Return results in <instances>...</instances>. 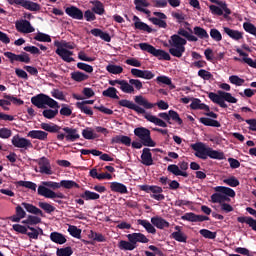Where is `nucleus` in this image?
I'll list each match as a JSON object with an SVG mask.
<instances>
[{"label":"nucleus","mask_w":256,"mask_h":256,"mask_svg":"<svg viewBox=\"0 0 256 256\" xmlns=\"http://www.w3.org/2000/svg\"><path fill=\"white\" fill-rule=\"evenodd\" d=\"M177 33L178 34H173L168 40V43L171 47L169 48V53L170 55H172V57H177L178 59H181V57H183V53H185V46L187 45V41L197 43V41H199V38H197V36L193 34H190L184 28H179Z\"/></svg>","instance_id":"nucleus-1"},{"label":"nucleus","mask_w":256,"mask_h":256,"mask_svg":"<svg viewBox=\"0 0 256 256\" xmlns=\"http://www.w3.org/2000/svg\"><path fill=\"white\" fill-rule=\"evenodd\" d=\"M118 105H120V107H126L127 109H132V111H135L140 115H144V118H146L150 123H154V125H157L158 127H167V123L165 121H163L160 118H157V116H153L147 113V111H145V108L138 106L137 104L133 103L130 100L122 99L118 102Z\"/></svg>","instance_id":"nucleus-2"},{"label":"nucleus","mask_w":256,"mask_h":256,"mask_svg":"<svg viewBox=\"0 0 256 256\" xmlns=\"http://www.w3.org/2000/svg\"><path fill=\"white\" fill-rule=\"evenodd\" d=\"M191 149L196 151L195 157H198V159H203L204 161L207 159V157H210V159H217L218 161L225 159V154L223 152L213 150V148L205 146L203 142L192 144Z\"/></svg>","instance_id":"nucleus-3"},{"label":"nucleus","mask_w":256,"mask_h":256,"mask_svg":"<svg viewBox=\"0 0 256 256\" xmlns=\"http://www.w3.org/2000/svg\"><path fill=\"white\" fill-rule=\"evenodd\" d=\"M208 98L222 109H227V103H237V98L233 97L231 93L222 90H218L217 93L209 92Z\"/></svg>","instance_id":"nucleus-4"},{"label":"nucleus","mask_w":256,"mask_h":256,"mask_svg":"<svg viewBox=\"0 0 256 256\" xmlns=\"http://www.w3.org/2000/svg\"><path fill=\"white\" fill-rule=\"evenodd\" d=\"M208 98L222 109H227V103H237V98L233 97L231 93L222 90H218L217 93L209 92Z\"/></svg>","instance_id":"nucleus-5"},{"label":"nucleus","mask_w":256,"mask_h":256,"mask_svg":"<svg viewBox=\"0 0 256 256\" xmlns=\"http://www.w3.org/2000/svg\"><path fill=\"white\" fill-rule=\"evenodd\" d=\"M139 47L142 51H146V53H150L153 57H157L159 61H171V55L165 50L157 49L153 45L145 42L140 43Z\"/></svg>","instance_id":"nucleus-6"},{"label":"nucleus","mask_w":256,"mask_h":256,"mask_svg":"<svg viewBox=\"0 0 256 256\" xmlns=\"http://www.w3.org/2000/svg\"><path fill=\"white\" fill-rule=\"evenodd\" d=\"M134 135L139 137L144 147H155L157 143L151 138V131L145 127H138L134 129Z\"/></svg>","instance_id":"nucleus-7"},{"label":"nucleus","mask_w":256,"mask_h":256,"mask_svg":"<svg viewBox=\"0 0 256 256\" xmlns=\"http://www.w3.org/2000/svg\"><path fill=\"white\" fill-rule=\"evenodd\" d=\"M134 101L137 105L145 109H153L155 105H157V107L162 111H167V109H169V104L167 102L160 100L159 102L153 104L142 95L135 96Z\"/></svg>","instance_id":"nucleus-8"},{"label":"nucleus","mask_w":256,"mask_h":256,"mask_svg":"<svg viewBox=\"0 0 256 256\" xmlns=\"http://www.w3.org/2000/svg\"><path fill=\"white\" fill-rule=\"evenodd\" d=\"M64 133H61V131L57 134L56 138L58 141H68L69 143H73L77 141V139H80L81 135H79V130L77 128H71V127H64L61 128Z\"/></svg>","instance_id":"nucleus-9"},{"label":"nucleus","mask_w":256,"mask_h":256,"mask_svg":"<svg viewBox=\"0 0 256 256\" xmlns=\"http://www.w3.org/2000/svg\"><path fill=\"white\" fill-rule=\"evenodd\" d=\"M140 191H145V193L150 194L151 199H155V201H165V195L163 193V188L161 186L156 185H140Z\"/></svg>","instance_id":"nucleus-10"},{"label":"nucleus","mask_w":256,"mask_h":256,"mask_svg":"<svg viewBox=\"0 0 256 256\" xmlns=\"http://www.w3.org/2000/svg\"><path fill=\"white\" fill-rule=\"evenodd\" d=\"M187 169H189V163L182 161L177 164H170L167 167V171L175 175L176 177H189V173H187Z\"/></svg>","instance_id":"nucleus-11"},{"label":"nucleus","mask_w":256,"mask_h":256,"mask_svg":"<svg viewBox=\"0 0 256 256\" xmlns=\"http://www.w3.org/2000/svg\"><path fill=\"white\" fill-rule=\"evenodd\" d=\"M9 5H16L17 7H23L27 11H41V5L31 0H7Z\"/></svg>","instance_id":"nucleus-12"},{"label":"nucleus","mask_w":256,"mask_h":256,"mask_svg":"<svg viewBox=\"0 0 256 256\" xmlns=\"http://www.w3.org/2000/svg\"><path fill=\"white\" fill-rule=\"evenodd\" d=\"M11 143L14 147L20 149V153H25L27 149H31L33 147L31 140L23 138L19 134H16L12 137Z\"/></svg>","instance_id":"nucleus-13"},{"label":"nucleus","mask_w":256,"mask_h":256,"mask_svg":"<svg viewBox=\"0 0 256 256\" xmlns=\"http://www.w3.org/2000/svg\"><path fill=\"white\" fill-rule=\"evenodd\" d=\"M4 56L9 59L10 63H15L18 61L19 63H31V57L27 52H22L21 54H15L13 52H4Z\"/></svg>","instance_id":"nucleus-14"},{"label":"nucleus","mask_w":256,"mask_h":256,"mask_svg":"<svg viewBox=\"0 0 256 256\" xmlns=\"http://www.w3.org/2000/svg\"><path fill=\"white\" fill-rule=\"evenodd\" d=\"M38 195L45 197L46 199H65V194L62 192H55L45 186L38 187Z\"/></svg>","instance_id":"nucleus-15"},{"label":"nucleus","mask_w":256,"mask_h":256,"mask_svg":"<svg viewBox=\"0 0 256 256\" xmlns=\"http://www.w3.org/2000/svg\"><path fill=\"white\" fill-rule=\"evenodd\" d=\"M126 237L128 241H131L132 245L135 246V249H137V243H149V238H147V236L141 232H134L126 235Z\"/></svg>","instance_id":"nucleus-16"},{"label":"nucleus","mask_w":256,"mask_h":256,"mask_svg":"<svg viewBox=\"0 0 256 256\" xmlns=\"http://www.w3.org/2000/svg\"><path fill=\"white\" fill-rule=\"evenodd\" d=\"M181 219L183 221H190V223H203V221H209V216L197 215L193 212L184 214Z\"/></svg>","instance_id":"nucleus-17"},{"label":"nucleus","mask_w":256,"mask_h":256,"mask_svg":"<svg viewBox=\"0 0 256 256\" xmlns=\"http://www.w3.org/2000/svg\"><path fill=\"white\" fill-rule=\"evenodd\" d=\"M15 27L19 33H34L35 28L31 26L29 20H20L15 23Z\"/></svg>","instance_id":"nucleus-18"},{"label":"nucleus","mask_w":256,"mask_h":256,"mask_svg":"<svg viewBox=\"0 0 256 256\" xmlns=\"http://www.w3.org/2000/svg\"><path fill=\"white\" fill-rule=\"evenodd\" d=\"M55 53L66 63H73V61H75V58H73V51L67 50V48H57Z\"/></svg>","instance_id":"nucleus-19"},{"label":"nucleus","mask_w":256,"mask_h":256,"mask_svg":"<svg viewBox=\"0 0 256 256\" xmlns=\"http://www.w3.org/2000/svg\"><path fill=\"white\" fill-rule=\"evenodd\" d=\"M65 13L66 15H68V17H71L72 19H77L78 21L83 20L84 17L83 11L76 6L67 7L65 9Z\"/></svg>","instance_id":"nucleus-20"},{"label":"nucleus","mask_w":256,"mask_h":256,"mask_svg":"<svg viewBox=\"0 0 256 256\" xmlns=\"http://www.w3.org/2000/svg\"><path fill=\"white\" fill-rule=\"evenodd\" d=\"M32 105H35L38 109H45V105L47 103V95L46 94H38L31 98Z\"/></svg>","instance_id":"nucleus-21"},{"label":"nucleus","mask_w":256,"mask_h":256,"mask_svg":"<svg viewBox=\"0 0 256 256\" xmlns=\"http://www.w3.org/2000/svg\"><path fill=\"white\" fill-rule=\"evenodd\" d=\"M141 159L142 165H146V167H151V165H153V154L151 153V149L144 148L142 150Z\"/></svg>","instance_id":"nucleus-22"},{"label":"nucleus","mask_w":256,"mask_h":256,"mask_svg":"<svg viewBox=\"0 0 256 256\" xmlns=\"http://www.w3.org/2000/svg\"><path fill=\"white\" fill-rule=\"evenodd\" d=\"M175 232L171 234L172 239L178 243H187V236L185 232L181 231V226H175Z\"/></svg>","instance_id":"nucleus-23"},{"label":"nucleus","mask_w":256,"mask_h":256,"mask_svg":"<svg viewBox=\"0 0 256 256\" xmlns=\"http://www.w3.org/2000/svg\"><path fill=\"white\" fill-rule=\"evenodd\" d=\"M151 223L154 227H157V229H166L170 226L169 222L160 216L152 217Z\"/></svg>","instance_id":"nucleus-24"},{"label":"nucleus","mask_w":256,"mask_h":256,"mask_svg":"<svg viewBox=\"0 0 256 256\" xmlns=\"http://www.w3.org/2000/svg\"><path fill=\"white\" fill-rule=\"evenodd\" d=\"M49 133L43 130H31L28 132V137L31 139H38L39 141H47Z\"/></svg>","instance_id":"nucleus-25"},{"label":"nucleus","mask_w":256,"mask_h":256,"mask_svg":"<svg viewBox=\"0 0 256 256\" xmlns=\"http://www.w3.org/2000/svg\"><path fill=\"white\" fill-rule=\"evenodd\" d=\"M224 33L233 39L234 41H241L243 39V32H239V30H234L229 27H224Z\"/></svg>","instance_id":"nucleus-26"},{"label":"nucleus","mask_w":256,"mask_h":256,"mask_svg":"<svg viewBox=\"0 0 256 256\" xmlns=\"http://www.w3.org/2000/svg\"><path fill=\"white\" fill-rule=\"evenodd\" d=\"M110 189L113 193H120L121 195H125L127 193V186L123 183L119 182H111L110 183Z\"/></svg>","instance_id":"nucleus-27"},{"label":"nucleus","mask_w":256,"mask_h":256,"mask_svg":"<svg viewBox=\"0 0 256 256\" xmlns=\"http://www.w3.org/2000/svg\"><path fill=\"white\" fill-rule=\"evenodd\" d=\"M22 207H24V209H26L28 213H32V215H40V217H45V214H43V211L37 208L33 204L22 202Z\"/></svg>","instance_id":"nucleus-28"},{"label":"nucleus","mask_w":256,"mask_h":256,"mask_svg":"<svg viewBox=\"0 0 256 256\" xmlns=\"http://www.w3.org/2000/svg\"><path fill=\"white\" fill-rule=\"evenodd\" d=\"M236 52L240 55V57H243L242 61H244L246 65H249V67L256 69V60H252L251 58H249V54H247L246 52H243L241 48H237Z\"/></svg>","instance_id":"nucleus-29"},{"label":"nucleus","mask_w":256,"mask_h":256,"mask_svg":"<svg viewBox=\"0 0 256 256\" xmlns=\"http://www.w3.org/2000/svg\"><path fill=\"white\" fill-rule=\"evenodd\" d=\"M238 223H246L253 231H256V220L251 216H240L237 218Z\"/></svg>","instance_id":"nucleus-30"},{"label":"nucleus","mask_w":256,"mask_h":256,"mask_svg":"<svg viewBox=\"0 0 256 256\" xmlns=\"http://www.w3.org/2000/svg\"><path fill=\"white\" fill-rule=\"evenodd\" d=\"M50 240L58 245H64V243H67V238L59 232H52L50 234Z\"/></svg>","instance_id":"nucleus-31"},{"label":"nucleus","mask_w":256,"mask_h":256,"mask_svg":"<svg viewBox=\"0 0 256 256\" xmlns=\"http://www.w3.org/2000/svg\"><path fill=\"white\" fill-rule=\"evenodd\" d=\"M112 143H122V145H126V147H131V137L116 135L112 138Z\"/></svg>","instance_id":"nucleus-32"},{"label":"nucleus","mask_w":256,"mask_h":256,"mask_svg":"<svg viewBox=\"0 0 256 256\" xmlns=\"http://www.w3.org/2000/svg\"><path fill=\"white\" fill-rule=\"evenodd\" d=\"M214 191H216V193H221L222 195H226L227 197H235L236 195L235 190L225 186H216L214 188Z\"/></svg>","instance_id":"nucleus-33"},{"label":"nucleus","mask_w":256,"mask_h":256,"mask_svg":"<svg viewBox=\"0 0 256 256\" xmlns=\"http://www.w3.org/2000/svg\"><path fill=\"white\" fill-rule=\"evenodd\" d=\"M41 129L44 131H47L48 133H58L61 131V126L57 124H49V123H41L40 124Z\"/></svg>","instance_id":"nucleus-34"},{"label":"nucleus","mask_w":256,"mask_h":256,"mask_svg":"<svg viewBox=\"0 0 256 256\" xmlns=\"http://www.w3.org/2000/svg\"><path fill=\"white\" fill-rule=\"evenodd\" d=\"M80 197L84 199V201H97V199H100L101 195L90 190H85L84 193L80 195Z\"/></svg>","instance_id":"nucleus-35"},{"label":"nucleus","mask_w":256,"mask_h":256,"mask_svg":"<svg viewBox=\"0 0 256 256\" xmlns=\"http://www.w3.org/2000/svg\"><path fill=\"white\" fill-rule=\"evenodd\" d=\"M138 225H141L144 227V229L147 231V233H151L152 235H155L157 233V229H155V226L151 224L148 220H138Z\"/></svg>","instance_id":"nucleus-36"},{"label":"nucleus","mask_w":256,"mask_h":256,"mask_svg":"<svg viewBox=\"0 0 256 256\" xmlns=\"http://www.w3.org/2000/svg\"><path fill=\"white\" fill-rule=\"evenodd\" d=\"M94 7L92 8L93 13L96 15H104L105 14V6L99 0L91 1Z\"/></svg>","instance_id":"nucleus-37"},{"label":"nucleus","mask_w":256,"mask_h":256,"mask_svg":"<svg viewBox=\"0 0 256 256\" xmlns=\"http://www.w3.org/2000/svg\"><path fill=\"white\" fill-rule=\"evenodd\" d=\"M118 248L120 251H134L135 245L129 240H120L118 242Z\"/></svg>","instance_id":"nucleus-38"},{"label":"nucleus","mask_w":256,"mask_h":256,"mask_svg":"<svg viewBox=\"0 0 256 256\" xmlns=\"http://www.w3.org/2000/svg\"><path fill=\"white\" fill-rule=\"evenodd\" d=\"M199 121L202 123V125H205V127H221V123L219 121L211 118L202 117L199 119Z\"/></svg>","instance_id":"nucleus-39"},{"label":"nucleus","mask_w":256,"mask_h":256,"mask_svg":"<svg viewBox=\"0 0 256 256\" xmlns=\"http://www.w3.org/2000/svg\"><path fill=\"white\" fill-rule=\"evenodd\" d=\"M71 79L77 83H81L83 81H87V79H89V75L80 71H76L71 73Z\"/></svg>","instance_id":"nucleus-40"},{"label":"nucleus","mask_w":256,"mask_h":256,"mask_svg":"<svg viewBox=\"0 0 256 256\" xmlns=\"http://www.w3.org/2000/svg\"><path fill=\"white\" fill-rule=\"evenodd\" d=\"M193 33L196 35V37H198V39H209V33H207V30H205L203 27H194Z\"/></svg>","instance_id":"nucleus-41"},{"label":"nucleus","mask_w":256,"mask_h":256,"mask_svg":"<svg viewBox=\"0 0 256 256\" xmlns=\"http://www.w3.org/2000/svg\"><path fill=\"white\" fill-rule=\"evenodd\" d=\"M120 89L123 93H135V88L132 86L131 83L127 82V80H121Z\"/></svg>","instance_id":"nucleus-42"},{"label":"nucleus","mask_w":256,"mask_h":256,"mask_svg":"<svg viewBox=\"0 0 256 256\" xmlns=\"http://www.w3.org/2000/svg\"><path fill=\"white\" fill-rule=\"evenodd\" d=\"M210 3H215V5H219V7H221V9H223L224 11V19H227V17H229V15H231V9H229L227 7V3L223 2V1H219V0H209Z\"/></svg>","instance_id":"nucleus-43"},{"label":"nucleus","mask_w":256,"mask_h":256,"mask_svg":"<svg viewBox=\"0 0 256 256\" xmlns=\"http://www.w3.org/2000/svg\"><path fill=\"white\" fill-rule=\"evenodd\" d=\"M82 137H84V139L91 141L93 139H97L99 135H97V133L93 131V128L88 127L82 130Z\"/></svg>","instance_id":"nucleus-44"},{"label":"nucleus","mask_w":256,"mask_h":256,"mask_svg":"<svg viewBox=\"0 0 256 256\" xmlns=\"http://www.w3.org/2000/svg\"><path fill=\"white\" fill-rule=\"evenodd\" d=\"M135 29H138V31H146V33H153V28H150L149 25L145 22L141 21H135L134 23Z\"/></svg>","instance_id":"nucleus-45"},{"label":"nucleus","mask_w":256,"mask_h":256,"mask_svg":"<svg viewBox=\"0 0 256 256\" xmlns=\"http://www.w3.org/2000/svg\"><path fill=\"white\" fill-rule=\"evenodd\" d=\"M117 89L115 87H109L108 89L102 92L103 97H109L110 99H119L117 96Z\"/></svg>","instance_id":"nucleus-46"},{"label":"nucleus","mask_w":256,"mask_h":256,"mask_svg":"<svg viewBox=\"0 0 256 256\" xmlns=\"http://www.w3.org/2000/svg\"><path fill=\"white\" fill-rule=\"evenodd\" d=\"M106 71H108V73H112V75H121V73H123V67L115 64H109L106 66Z\"/></svg>","instance_id":"nucleus-47"},{"label":"nucleus","mask_w":256,"mask_h":256,"mask_svg":"<svg viewBox=\"0 0 256 256\" xmlns=\"http://www.w3.org/2000/svg\"><path fill=\"white\" fill-rule=\"evenodd\" d=\"M60 187H63L64 189H79V184L73 180H62L60 182Z\"/></svg>","instance_id":"nucleus-48"},{"label":"nucleus","mask_w":256,"mask_h":256,"mask_svg":"<svg viewBox=\"0 0 256 256\" xmlns=\"http://www.w3.org/2000/svg\"><path fill=\"white\" fill-rule=\"evenodd\" d=\"M134 4L136 5L137 11H141V13H149V10L143 8L149 7L147 0H134Z\"/></svg>","instance_id":"nucleus-49"},{"label":"nucleus","mask_w":256,"mask_h":256,"mask_svg":"<svg viewBox=\"0 0 256 256\" xmlns=\"http://www.w3.org/2000/svg\"><path fill=\"white\" fill-rule=\"evenodd\" d=\"M156 81L157 83H162V85H169L170 89H175V85L168 76H158Z\"/></svg>","instance_id":"nucleus-50"},{"label":"nucleus","mask_w":256,"mask_h":256,"mask_svg":"<svg viewBox=\"0 0 256 256\" xmlns=\"http://www.w3.org/2000/svg\"><path fill=\"white\" fill-rule=\"evenodd\" d=\"M34 39L40 43H51V36L42 32H38Z\"/></svg>","instance_id":"nucleus-51"},{"label":"nucleus","mask_w":256,"mask_h":256,"mask_svg":"<svg viewBox=\"0 0 256 256\" xmlns=\"http://www.w3.org/2000/svg\"><path fill=\"white\" fill-rule=\"evenodd\" d=\"M174 121L178 125H183V119L179 116V113L175 110H169V121Z\"/></svg>","instance_id":"nucleus-52"},{"label":"nucleus","mask_w":256,"mask_h":256,"mask_svg":"<svg viewBox=\"0 0 256 256\" xmlns=\"http://www.w3.org/2000/svg\"><path fill=\"white\" fill-rule=\"evenodd\" d=\"M42 115L45 119H55V117L59 115V110L45 109L43 110Z\"/></svg>","instance_id":"nucleus-53"},{"label":"nucleus","mask_w":256,"mask_h":256,"mask_svg":"<svg viewBox=\"0 0 256 256\" xmlns=\"http://www.w3.org/2000/svg\"><path fill=\"white\" fill-rule=\"evenodd\" d=\"M38 206L40 207V209H43V211H45V213H48L49 215L55 212V207L47 202H39Z\"/></svg>","instance_id":"nucleus-54"},{"label":"nucleus","mask_w":256,"mask_h":256,"mask_svg":"<svg viewBox=\"0 0 256 256\" xmlns=\"http://www.w3.org/2000/svg\"><path fill=\"white\" fill-rule=\"evenodd\" d=\"M19 187H25L26 189H31V191H37V184L31 181H18Z\"/></svg>","instance_id":"nucleus-55"},{"label":"nucleus","mask_w":256,"mask_h":256,"mask_svg":"<svg viewBox=\"0 0 256 256\" xmlns=\"http://www.w3.org/2000/svg\"><path fill=\"white\" fill-rule=\"evenodd\" d=\"M57 256H71L73 255V249L71 246H67L65 248H58L56 251Z\"/></svg>","instance_id":"nucleus-56"},{"label":"nucleus","mask_w":256,"mask_h":256,"mask_svg":"<svg viewBox=\"0 0 256 256\" xmlns=\"http://www.w3.org/2000/svg\"><path fill=\"white\" fill-rule=\"evenodd\" d=\"M223 183H225V185H228L229 187H239L240 185L239 179H237V177L235 176L224 179Z\"/></svg>","instance_id":"nucleus-57"},{"label":"nucleus","mask_w":256,"mask_h":256,"mask_svg":"<svg viewBox=\"0 0 256 256\" xmlns=\"http://www.w3.org/2000/svg\"><path fill=\"white\" fill-rule=\"evenodd\" d=\"M229 81L232 85H236L237 87H241L245 84V79L240 78L237 75L230 76Z\"/></svg>","instance_id":"nucleus-58"},{"label":"nucleus","mask_w":256,"mask_h":256,"mask_svg":"<svg viewBox=\"0 0 256 256\" xmlns=\"http://www.w3.org/2000/svg\"><path fill=\"white\" fill-rule=\"evenodd\" d=\"M68 233L75 239H80L81 237V229L77 228V226L70 225L68 227Z\"/></svg>","instance_id":"nucleus-59"},{"label":"nucleus","mask_w":256,"mask_h":256,"mask_svg":"<svg viewBox=\"0 0 256 256\" xmlns=\"http://www.w3.org/2000/svg\"><path fill=\"white\" fill-rule=\"evenodd\" d=\"M199 233L205 239H216L217 237V232H212L211 230L208 229H201Z\"/></svg>","instance_id":"nucleus-60"},{"label":"nucleus","mask_w":256,"mask_h":256,"mask_svg":"<svg viewBox=\"0 0 256 256\" xmlns=\"http://www.w3.org/2000/svg\"><path fill=\"white\" fill-rule=\"evenodd\" d=\"M210 37L213 39V41H216V42L223 40V35H221V32L217 30V28H212L210 30Z\"/></svg>","instance_id":"nucleus-61"},{"label":"nucleus","mask_w":256,"mask_h":256,"mask_svg":"<svg viewBox=\"0 0 256 256\" xmlns=\"http://www.w3.org/2000/svg\"><path fill=\"white\" fill-rule=\"evenodd\" d=\"M151 23H153V25H157L158 27H160V29H167V22L165 20H161L157 17H152L150 18Z\"/></svg>","instance_id":"nucleus-62"},{"label":"nucleus","mask_w":256,"mask_h":256,"mask_svg":"<svg viewBox=\"0 0 256 256\" xmlns=\"http://www.w3.org/2000/svg\"><path fill=\"white\" fill-rule=\"evenodd\" d=\"M198 77H201L204 81H210V79H213V74L205 69H200L198 71Z\"/></svg>","instance_id":"nucleus-63"},{"label":"nucleus","mask_w":256,"mask_h":256,"mask_svg":"<svg viewBox=\"0 0 256 256\" xmlns=\"http://www.w3.org/2000/svg\"><path fill=\"white\" fill-rule=\"evenodd\" d=\"M243 28L246 31V33H250V35L254 36L256 35V27L252 23L245 22L243 24Z\"/></svg>","instance_id":"nucleus-64"}]
</instances>
